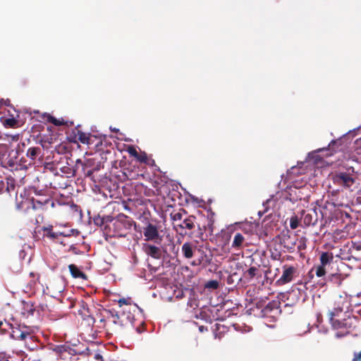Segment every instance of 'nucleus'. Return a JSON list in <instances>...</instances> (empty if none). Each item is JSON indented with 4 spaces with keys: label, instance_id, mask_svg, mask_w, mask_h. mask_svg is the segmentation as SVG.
Wrapping results in <instances>:
<instances>
[{
    "label": "nucleus",
    "instance_id": "obj_35",
    "mask_svg": "<svg viewBox=\"0 0 361 361\" xmlns=\"http://www.w3.org/2000/svg\"><path fill=\"white\" fill-rule=\"evenodd\" d=\"M306 248V244L305 240H300V245L298 246L299 250H305Z\"/></svg>",
    "mask_w": 361,
    "mask_h": 361
},
{
    "label": "nucleus",
    "instance_id": "obj_20",
    "mask_svg": "<svg viewBox=\"0 0 361 361\" xmlns=\"http://www.w3.org/2000/svg\"><path fill=\"white\" fill-rule=\"evenodd\" d=\"M30 335L29 333L25 331H21L19 329H16V331H13L12 336L15 339L18 340H25L27 337H29Z\"/></svg>",
    "mask_w": 361,
    "mask_h": 361
},
{
    "label": "nucleus",
    "instance_id": "obj_38",
    "mask_svg": "<svg viewBox=\"0 0 361 361\" xmlns=\"http://www.w3.org/2000/svg\"><path fill=\"white\" fill-rule=\"evenodd\" d=\"M191 200L193 202H195L197 204H198L200 205V204L201 202H203V201L202 200H199L197 197L193 196L191 195Z\"/></svg>",
    "mask_w": 361,
    "mask_h": 361
},
{
    "label": "nucleus",
    "instance_id": "obj_15",
    "mask_svg": "<svg viewBox=\"0 0 361 361\" xmlns=\"http://www.w3.org/2000/svg\"><path fill=\"white\" fill-rule=\"evenodd\" d=\"M194 247L195 246L189 242H186L182 245L181 250L184 257L190 259L193 257Z\"/></svg>",
    "mask_w": 361,
    "mask_h": 361
},
{
    "label": "nucleus",
    "instance_id": "obj_32",
    "mask_svg": "<svg viewBox=\"0 0 361 361\" xmlns=\"http://www.w3.org/2000/svg\"><path fill=\"white\" fill-rule=\"evenodd\" d=\"M127 151L130 156H133L135 158L137 157H138V152H137L136 149L133 146L128 147Z\"/></svg>",
    "mask_w": 361,
    "mask_h": 361
},
{
    "label": "nucleus",
    "instance_id": "obj_40",
    "mask_svg": "<svg viewBox=\"0 0 361 361\" xmlns=\"http://www.w3.org/2000/svg\"><path fill=\"white\" fill-rule=\"evenodd\" d=\"M238 263L236 262L233 260L229 262V267L231 269H233V267H235V269H238Z\"/></svg>",
    "mask_w": 361,
    "mask_h": 361
},
{
    "label": "nucleus",
    "instance_id": "obj_39",
    "mask_svg": "<svg viewBox=\"0 0 361 361\" xmlns=\"http://www.w3.org/2000/svg\"><path fill=\"white\" fill-rule=\"evenodd\" d=\"M181 219H182V214L180 213H176L173 216V221L181 220Z\"/></svg>",
    "mask_w": 361,
    "mask_h": 361
},
{
    "label": "nucleus",
    "instance_id": "obj_45",
    "mask_svg": "<svg viewBox=\"0 0 361 361\" xmlns=\"http://www.w3.org/2000/svg\"><path fill=\"white\" fill-rule=\"evenodd\" d=\"M136 331H137L138 333H141V332L142 331V330H141L140 327H137V328H136Z\"/></svg>",
    "mask_w": 361,
    "mask_h": 361
},
{
    "label": "nucleus",
    "instance_id": "obj_41",
    "mask_svg": "<svg viewBox=\"0 0 361 361\" xmlns=\"http://www.w3.org/2000/svg\"><path fill=\"white\" fill-rule=\"evenodd\" d=\"M12 140H17L18 139V135H10Z\"/></svg>",
    "mask_w": 361,
    "mask_h": 361
},
{
    "label": "nucleus",
    "instance_id": "obj_48",
    "mask_svg": "<svg viewBox=\"0 0 361 361\" xmlns=\"http://www.w3.org/2000/svg\"><path fill=\"white\" fill-rule=\"evenodd\" d=\"M102 357V355H98L97 358Z\"/></svg>",
    "mask_w": 361,
    "mask_h": 361
},
{
    "label": "nucleus",
    "instance_id": "obj_22",
    "mask_svg": "<svg viewBox=\"0 0 361 361\" xmlns=\"http://www.w3.org/2000/svg\"><path fill=\"white\" fill-rule=\"evenodd\" d=\"M109 216H97L93 218L94 224L98 226H103L106 221L109 220Z\"/></svg>",
    "mask_w": 361,
    "mask_h": 361
},
{
    "label": "nucleus",
    "instance_id": "obj_7",
    "mask_svg": "<svg viewBox=\"0 0 361 361\" xmlns=\"http://www.w3.org/2000/svg\"><path fill=\"white\" fill-rule=\"evenodd\" d=\"M143 234L146 240H152L156 243H160L162 237L159 235L157 226L152 224H148L144 228Z\"/></svg>",
    "mask_w": 361,
    "mask_h": 361
},
{
    "label": "nucleus",
    "instance_id": "obj_14",
    "mask_svg": "<svg viewBox=\"0 0 361 361\" xmlns=\"http://www.w3.org/2000/svg\"><path fill=\"white\" fill-rule=\"evenodd\" d=\"M228 298H234V301H231L230 302V306H235V312H237L238 313L239 307H242V306L240 304V300L238 298L239 294L236 293L233 289L228 288Z\"/></svg>",
    "mask_w": 361,
    "mask_h": 361
},
{
    "label": "nucleus",
    "instance_id": "obj_17",
    "mask_svg": "<svg viewBox=\"0 0 361 361\" xmlns=\"http://www.w3.org/2000/svg\"><path fill=\"white\" fill-rule=\"evenodd\" d=\"M195 217L193 216H189L186 219H185L181 224H178V226L180 228L183 229H188L192 230L195 227Z\"/></svg>",
    "mask_w": 361,
    "mask_h": 361
},
{
    "label": "nucleus",
    "instance_id": "obj_26",
    "mask_svg": "<svg viewBox=\"0 0 361 361\" xmlns=\"http://www.w3.org/2000/svg\"><path fill=\"white\" fill-rule=\"evenodd\" d=\"M204 287L207 289H217L219 287V282L216 280L209 281L205 283Z\"/></svg>",
    "mask_w": 361,
    "mask_h": 361
},
{
    "label": "nucleus",
    "instance_id": "obj_34",
    "mask_svg": "<svg viewBox=\"0 0 361 361\" xmlns=\"http://www.w3.org/2000/svg\"><path fill=\"white\" fill-rule=\"evenodd\" d=\"M54 125L56 126H61L63 124V119L59 120V119H57L54 117H51L50 118V120H49Z\"/></svg>",
    "mask_w": 361,
    "mask_h": 361
},
{
    "label": "nucleus",
    "instance_id": "obj_16",
    "mask_svg": "<svg viewBox=\"0 0 361 361\" xmlns=\"http://www.w3.org/2000/svg\"><path fill=\"white\" fill-rule=\"evenodd\" d=\"M35 309L34 307L33 304L31 302H23V308H22V314L28 317L29 316L33 315Z\"/></svg>",
    "mask_w": 361,
    "mask_h": 361
},
{
    "label": "nucleus",
    "instance_id": "obj_1",
    "mask_svg": "<svg viewBox=\"0 0 361 361\" xmlns=\"http://www.w3.org/2000/svg\"><path fill=\"white\" fill-rule=\"evenodd\" d=\"M342 309L334 308L329 312V321L333 329L336 331L335 336L342 338L348 335L357 325L358 317L350 313L345 312L343 318H340Z\"/></svg>",
    "mask_w": 361,
    "mask_h": 361
},
{
    "label": "nucleus",
    "instance_id": "obj_13",
    "mask_svg": "<svg viewBox=\"0 0 361 361\" xmlns=\"http://www.w3.org/2000/svg\"><path fill=\"white\" fill-rule=\"evenodd\" d=\"M44 231L47 232V236L51 239H56L59 236H70L73 230H71L68 233L64 232H54L52 231V226L44 227Z\"/></svg>",
    "mask_w": 361,
    "mask_h": 361
},
{
    "label": "nucleus",
    "instance_id": "obj_10",
    "mask_svg": "<svg viewBox=\"0 0 361 361\" xmlns=\"http://www.w3.org/2000/svg\"><path fill=\"white\" fill-rule=\"evenodd\" d=\"M303 223L306 226H314L317 221V214L315 209H312L307 212H302Z\"/></svg>",
    "mask_w": 361,
    "mask_h": 361
},
{
    "label": "nucleus",
    "instance_id": "obj_4",
    "mask_svg": "<svg viewBox=\"0 0 361 361\" xmlns=\"http://www.w3.org/2000/svg\"><path fill=\"white\" fill-rule=\"evenodd\" d=\"M130 228V224L125 216H120L115 219L112 223L110 229L113 230V235L118 237H125L127 231Z\"/></svg>",
    "mask_w": 361,
    "mask_h": 361
},
{
    "label": "nucleus",
    "instance_id": "obj_30",
    "mask_svg": "<svg viewBox=\"0 0 361 361\" xmlns=\"http://www.w3.org/2000/svg\"><path fill=\"white\" fill-rule=\"evenodd\" d=\"M136 159L141 163H148L147 155L145 152H142L140 154L138 153V157H137Z\"/></svg>",
    "mask_w": 361,
    "mask_h": 361
},
{
    "label": "nucleus",
    "instance_id": "obj_8",
    "mask_svg": "<svg viewBox=\"0 0 361 361\" xmlns=\"http://www.w3.org/2000/svg\"><path fill=\"white\" fill-rule=\"evenodd\" d=\"M334 183L345 188H350L355 183V178L346 172L337 173L333 176Z\"/></svg>",
    "mask_w": 361,
    "mask_h": 361
},
{
    "label": "nucleus",
    "instance_id": "obj_6",
    "mask_svg": "<svg viewBox=\"0 0 361 361\" xmlns=\"http://www.w3.org/2000/svg\"><path fill=\"white\" fill-rule=\"evenodd\" d=\"M297 269L293 266L285 264L283 266V274L276 281L277 286H283L291 282L295 277Z\"/></svg>",
    "mask_w": 361,
    "mask_h": 361
},
{
    "label": "nucleus",
    "instance_id": "obj_2",
    "mask_svg": "<svg viewBox=\"0 0 361 361\" xmlns=\"http://www.w3.org/2000/svg\"><path fill=\"white\" fill-rule=\"evenodd\" d=\"M137 311L141 312L142 310L137 305H133L124 307L121 311H110V314L114 324L121 326H134L135 313Z\"/></svg>",
    "mask_w": 361,
    "mask_h": 361
},
{
    "label": "nucleus",
    "instance_id": "obj_36",
    "mask_svg": "<svg viewBox=\"0 0 361 361\" xmlns=\"http://www.w3.org/2000/svg\"><path fill=\"white\" fill-rule=\"evenodd\" d=\"M353 361H361V350L354 353Z\"/></svg>",
    "mask_w": 361,
    "mask_h": 361
},
{
    "label": "nucleus",
    "instance_id": "obj_21",
    "mask_svg": "<svg viewBox=\"0 0 361 361\" xmlns=\"http://www.w3.org/2000/svg\"><path fill=\"white\" fill-rule=\"evenodd\" d=\"M243 241L244 237L243 235L240 233H237L234 236V239L232 243V247L238 248L242 246Z\"/></svg>",
    "mask_w": 361,
    "mask_h": 361
},
{
    "label": "nucleus",
    "instance_id": "obj_44",
    "mask_svg": "<svg viewBox=\"0 0 361 361\" xmlns=\"http://www.w3.org/2000/svg\"><path fill=\"white\" fill-rule=\"evenodd\" d=\"M199 330H200V331L202 332V331H204V327L203 326H200L199 327Z\"/></svg>",
    "mask_w": 361,
    "mask_h": 361
},
{
    "label": "nucleus",
    "instance_id": "obj_27",
    "mask_svg": "<svg viewBox=\"0 0 361 361\" xmlns=\"http://www.w3.org/2000/svg\"><path fill=\"white\" fill-rule=\"evenodd\" d=\"M78 140L82 143V144H88L90 137L89 136L82 132L78 133Z\"/></svg>",
    "mask_w": 361,
    "mask_h": 361
},
{
    "label": "nucleus",
    "instance_id": "obj_46",
    "mask_svg": "<svg viewBox=\"0 0 361 361\" xmlns=\"http://www.w3.org/2000/svg\"><path fill=\"white\" fill-rule=\"evenodd\" d=\"M113 131H118V129H116V128H114V129H111Z\"/></svg>",
    "mask_w": 361,
    "mask_h": 361
},
{
    "label": "nucleus",
    "instance_id": "obj_50",
    "mask_svg": "<svg viewBox=\"0 0 361 361\" xmlns=\"http://www.w3.org/2000/svg\"><path fill=\"white\" fill-rule=\"evenodd\" d=\"M3 102V99H1L0 100V103L1 104Z\"/></svg>",
    "mask_w": 361,
    "mask_h": 361
},
{
    "label": "nucleus",
    "instance_id": "obj_9",
    "mask_svg": "<svg viewBox=\"0 0 361 361\" xmlns=\"http://www.w3.org/2000/svg\"><path fill=\"white\" fill-rule=\"evenodd\" d=\"M220 310L217 307L216 308V320L217 322L214 324L213 332L214 334L215 338H218L221 340L224 337L225 333H226V326L224 325V313L222 314H218V312H219Z\"/></svg>",
    "mask_w": 361,
    "mask_h": 361
},
{
    "label": "nucleus",
    "instance_id": "obj_18",
    "mask_svg": "<svg viewBox=\"0 0 361 361\" xmlns=\"http://www.w3.org/2000/svg\"><path fill=\"white\" fill-rule=\"evenodd\" d=\"M72 276L75 279H86L85 274L82 272L75 265L70 264L68 266Z\"/></svg>",
    "mask_w": 361,
    "mask_h": 361
},
{
    "label": "nucleus",
    "instance_id": "obj_33",
    "mask_svg": "<svg viewBox=\"0 0 361 361\" xmlns=\"http://www.w3.org/2000/svg\"><path fill=\"white\" fill-rule=\"evenodd\" d=\"M257 271V269L255 267H250L247 271V274L250 277V278H253L255 275H256V272Z\"/></svg>",
    "mask_w": 361,
    "mask_h": 361
},
{
    "label": "nucleus",
    "instance_id": "obj_5",
    "mask_svg": "<svg viewBox=\"0 0 361 361\" xmlns=\"http://www.w3.org/2000/svg\"><path fill=\"white\" fill-rule=\"evenodd\" d=\"M279 304V301L272 300L263 307L262 301H259L257 302L256 305L258 309L262 308L259 316L262 317H274L280 312Z\"/></svg>",
    "mask_w": 361,
    "mask_h": 361
},
{
    "label": "nucleus",
    "instance_id": "obj_43",
    "mask_svg": "<svg viewBox=\"0 0 361 361\" xmlns=\"http://www.w3.org/2000/svg\"><path fill=\"white\" fill-rule=\"evenodd\" d=\"M1 361H14L11 357H7L6 359H3Z\"/></svg>",
    "mask_w": 361,
    "mask_h": 361
},
{
    "label": "nucleus",
    "instance_id": "obj_12",
    "mask_svg": "<svg viewBox=\"0 0 361 361\" xmlns=\"http://www.w3.org/2000/svg\"><path fill=\"white\" fill-rule=\"evenodd\" d=\"M144 250L147 255L154 259H159L161 256V252L160 248L155 245L145 244L144 245Z\"/></svg>",
    "mask_w": 361,
    "mask_h": 361
},
{
    "label": "nucleus",
    "instance_id": "obj_51",
    "mask_svg": "<svg viewBox=\"0 0 361 361\" xmlns=\"http://www.w3.org/2000/svg\"><path fill=\"white\" fill-rule=\"evenodd\" d=\"M2 324H3V322H0V326H1V325H2Z\"/></svg>",
    "mask_w": 361,
    "mask_h": 361
},
{
    "label": "nucleus",
    "instance_id": "obj_23",
    "mask_svg": "<svg viewBox=\"0 0 361 361\" xmlns=\"http://www.w3.org/2000/svg\"><path fill=\"white\" fill-rule=\"evenodd\" d=\"M231 301H234V298H228V295L227 294V312L228 314L227 317H229L231 314L237 315L238 312H235V306H230V302Z\"/></svg>",
    "mask_w": 361,
    "mask_h": 361
},
{
    "label": "nucleus",
    "instance_id": "obj_31",
    "mask_svg": "<svg viewBox=\"0 0 361 361\" xmlns=\"http://www.w3.org/2000/svg\"><path fill=\"white\" fill-rule=\"evenodd\" d=\"M68 349V347L65 345H56L54 348V350L56 351V353H61L63 352H66Z\"/></svg>",
    "mask_w": 361,
    "mask_h": 361
},
{
    "label": "nucleus",
    "instance_id": "obj_25",
    "mask_svg": "<svg viewBox=\"0 0 361 361\" xmlns=\"http://www.w3.org/2000/svg\"><path fill=\"white\" fill-rule=\"evenodd\" d=\"M271 257L274 260H279L281 257V252L276 247L271 249Z\"/></svg>",
    "mask_w": 361,
    "mask_h": 361
},
{
    "label": "nucleus",
    "instance_id": "obj_29",
    "mask_svg": "<svg viewBox=\"0 0 361 361\" xmlns=\"http://www.w3.org/2000/svg\"><path fill=\"white\" fill-rule=\"evenodd\" d=\"M299 221L297 216H293L290 219V227L292 229H295L298 227Z\"/></svg>",
    "mask_w": 361,
    "mask_h": 361
},
{
    "label": "nucleus",
    "instance_id": "obj_24",
    "mask_svg": "<svg viewBox=\"0 0 361 361\" xmlns=\"http://www.w3.org/2000/svg\"><path fill=\"white\" fill-rule=\"evenodd\" d=\"M231 276L227 277V283H234L235 281H238L241 279L240 276L238 274L237 272H233V270L230 271Z\"/></svg>",
    "mask_w": 361,
    "mask_h": 361
},
{
    "label": "nucleus",
    "instance_id": "obj_11",
    "mask_svg": "<svg viewBox=\"0 0 361 361\" xmlns=\"http://www.w3.org/2000/svg\"><path fill=\"white\" fill-rule=\"evenodd\" d=\"M41 152L42 149L39 147H31L26 150V159L28 161V162H30L31 166L33 164L34 161L41 154Z\"/></svg>",
    "mask_w": 361,
    "mask_h": 361
},
{
    "label": "nucleus",
    "instance_id": "obj_42",
    "mask_svg": "<svg viewBox=\"0 0 361 361\" xmlns=\"http://www.w3.org/2000/svg\"><path fill=\"white\" fill-rule=\"evenodd\" d=\"M200 264V260H199L198 262H197V261H193V262L191 263V264H192V266H197V265H198V264Z\"/></svg>",
    "mask_w": 361,
    "mask_h": 361
},
{
    "label": "nucleus",
    "instance_id": "obj_28",
    "mask_svg": "<svg viewBox=\"0 0 361 361\" xmlns=\"http://www.w3.org/2000/svg\"><path fill=\"white\" fill-rule=\"evenodd\" d=\"M315 274L318 277H322L325 275L326 270H325V266L319 265L316 268Z\"/></svg>",
    "mask_w": 361,
    "mask_h": 361
},
{
    "label": "nucleus",
    "instance_id": "obj_37",
    "mask_svg": "<svg viewBox=\"0 0 361 361\" xmlns=\"http://www.w3.org/2000/svg\"><path fill=\"white\" fill-rule=\"evenodd\" d=\"M118 304H119L120 307H121L123 305H126L125 307H126V306H132L131 305H128L127 303V300L125 299V298L120 299L118 300Z\"/></svg>",
    "mask_w": 361,
    "mask_h": 361
},
{
    "label": "nucleus",
    "instance_id": "obj_47",
    "mask_svg": "<svg viewBox=\"0 0 361 361\" xmlns=\"http://www.w3.org/2000/svg\"><path fill=\"white\" fill-rule=\"evenodd\" d=\"M335 142H336L333 140V141H331V144H334Z\"/></svg>",
    "mask_w": 361,
    "mask_h": 361
},
{
    "label": "nucleus",
    "instance_id": "obj_49",
    "mask_svg": "<svg viewBox=\"0 0 361 361\" xmlns=\"http://www.w3.org/2000/svg\"><path fill=\"white\" fill-rule=\"evenodd\" d=\"M102 357V355H98L97 358Z\"/></svg>",
    "mask_w": 361,
    "mask_h": 361
},
{
    "label": "nucleus",
    "instance_id": "obj_19",
    "mask_svg": "<svg viewBox=\"0 0 361 361\" xmlns=\"http://www.w3.org/2000/svg\"><path fill=\"white\" fill-rule=\"evenodd\" d=\"M333 260V255L328 252H322L320 256V263L322 266H326Z\"/></svg>",
    "mask_w": 361,
    "mask_h": 361
},
{
    "label": "nucleus",
    "instance_id": "obj_3",
    "mask_svg": "<svg viewBox=\"0 0 361 361\" xmlns=\"http://www.w3.org/2000/svg\"><path fill=\"white\" fill-rule=\"evenodd\" d=\"M25 143L18 145L16 152L11 153L7 158L6 164L11 171L27 170L31 165L24 156Z\"/></svg>",
    "mask_w": 361,
    "mask_h": 361
}]
</instances>
